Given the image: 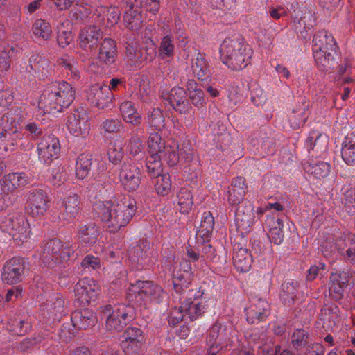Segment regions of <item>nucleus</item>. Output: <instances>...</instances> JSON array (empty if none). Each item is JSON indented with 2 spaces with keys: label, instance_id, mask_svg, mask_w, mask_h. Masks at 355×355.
<instances>
[{
  "label": "nucleus",
  "instance_id": "obj_46",
  "mask_svg": "<svg viewBox=\"0 0 355 355\" xmlns=\"http://www.w3.org/2000/svg\"><path fill=\"white\" fill-rule=\"evenodd\" d=\"M331 282L332 284L331 289L339 293L349 282L348 272L342 271L333 273L331 276Z\"/></svg>",
  "mask_w": 355,
  "mask_h": 355
},
{
  "label": "nucleus",
  "instance_id": "obj_50",
  "mask_svg": "<svg viewBox=\"0 0 355 355\" xmlns=\"http://www.w3.org/2000/svg\"><path fill=\"white\" fill-rule=\"evenodd\" d=\"M148 123L157 130H161L164 127V117L159 108H153L148 116Z\"/></svg>",
  "mask_w": 355,
  "mask_h": 355
},
{
  "label": "nucleus",
  "instance_id": "obj_39",
  "mask_svg": "<svg viewBox=\"0 0 355 355\" xmlns=\"http://www.w3.org/2000/svg\"><path fill=\"white\" fill-rule=\"evenodd\" d=\"M73 250L69 244H64L60 250L56 251L55 257H52L51 262L46 263L49 267L53 268L60 263H62L69 260Z\"/></svg>",
  "mask_w": 355,
  "mask_h": 355
},
{
  "label": "nucleus",
  "instance_id": "obj_35",
  "mask_svg": "<svg viewBox=\"0 0 355 355\" xmlns=\"http://www.w3.org/2000/svg\"><path fill=\"white\" fill-rule=\"evenodd\" d=\"M98 235V229L94 224L81 225L78 229L79 239L85 244H94L97 240Z\"/></svg>",
  "mask_w": 355,
  "mask_h": 355
},
{
  "label": "nucleus",
  "instance_id": "obj_59",
  "mask_svg": "<svg viewBox=\"0 0 355 355\" xmlns=\"http://www.w3.org/2000/svg\"><path fill=\"white\" fill-rule=\"evenodd\" d=\"M174 44L171 36H165L160 44L159 53L162 56L171 57L173 55Z\"/></svg>",
  "mask_w": 355,
  "mask_h": 355
},
{
  "label": "nucleus",
  "instance_id": "obj_7",
  "mask_svg": "<svg viewBox=\"0 0 355 355\" xmlns=\"http://www.w3.org/2000/svg\"><path fill=\"white\" fill-rule=\"evenodd\" d=\"M5 224L8 232L17 245H21L27 241L31 230L28 220L24 215L11 216L6 220Z\"/></svg>",
  "mask_w": 355,
  "mask_h": 355
},
{
  "label": "nucleus",
  "instance_id": "obj_28",
  "mask_svg": "<svg viewBox=\"0 0 355 355\" xmlns=\"http://www.w3.org/2000/svg\"><path fill=\"white\" fill-rule=\"evenodd\" d=\"M193 204L191 191L185 188L180 189L176 197L177 210L182 214H188L191 210Z\"/></svg>",
  "mask_w": 355,
  "mask_h": 355
},
{
  "label": "nucleus",
  "instance_id": "obj_11",
  "mask_svg": "<svg viewBox=\"0 0 355 355\" xmlns=\"http://www.w3.org/2000/svg\"><path fill=\"white\" fill-rule=\"evenodd\" d=\"M26 272V263L24 259L13 257L8 260L3 267L1 278L8 284H15L22 281Z\"/></svg>",
  "mask_w": 355,
  "mask_h": 355
},
{
  "label": "nucleus",
  "instance_id": "obj_55",
  "mask_svg": "<svg viewBox=\"0 0 355 355\" xmlns=\"http://www.w3.org/2000/svg\"><path fill=\"white\" fill-rule=\"evenodd\" d=\"M330 170V164L323 161H319L312 166V174H313L317 179L327 177L329 174Z\"/></svg>",
  "mask_w": 355,
  "mask_h": 355
},
{
  "label": "nucleus",
  "instance_id": "obj_63",
  "mask_svg": "<svg viewBox=\"0 0 355 355\" xmlns=\"http://www.w3.org/2000/svg\"><path fill=\"white\" fill-rule=\"evenodd\" d=\"M109 160L114 164L121 162L123 157V152L121 147L112 146L107 151Z\"/></svg>",
  "mask_w": 355,
  "mask_h": 355
},
{
  "label": "nucleus",
  "instance_id": "obj_33",
  "mask_svg": "<svg viewBox=\"0 0 355 355\" xmlns=\"http://www.w3.org/2000/svg\"><path fill=\"white\" fill-rule=\"evenodd\" d=\"M335 247L340 254H343V251L347 248L346 250L347 259L352 261L355 259V235L353 234H349L347 236L345 235L344 240L336 241Z\"/></svg>",
  "mask_w": 355,
  "mask_h": 355
},
{
  "label": "nucleus",
  "instance_id": "obj_14",
  "mask_svg": "<svg viewBox=\"0 0 355 355\" xmlns=\"http://www.w3.org/2000/svg\"><path fill=\"white\" fill-rule=\"evenodd\" d=\"M141 180V170L136 164L126 162L123 164L120 171V180L126 190L135 191L139 187Z\"/></svg>",
  "mask_w": 355,
  "mask_h": 355
},
{
  "label": "nucleus",
  "instance_id": "obj_41",
  "mask_svg": "<svg viewBox=\"0 0 355 355\" xmlns=\"http://www.w3.org/2000/svg\"><path fill=\"white\" fill-rule=\"evenodd\" d=\"M157 178L155 189L156 192L161 196L167 195L171 189V181L168 174H159Z\"/></svg>",
  "mask_w": 355,
  "mask_h": 355
},
{
  "label": "nucleus",
  "instance_id": "obj_25",
  "mask_svg": "<svg viewBox=\"0 0 355 355\" xmlns=\"http://www.w3.org/2000/svg\"><path fill=\"white\" fill-rule=\"evenodd\" d=\"M116 55V47L114 40L110 38L103 40L100 46L98 60L105 64H111L115 61Z\"/></svg>",
  "mask_w": 355,
  "mask_h": 355
},
{
  "label": "nucleus",
  "instance_id": "obj_15",
  "mask_svg": "<svg viewBox=\"0 0 355 355\" xmlns=\"http://www.w3.org/2000/svg\"><path fill=\"white\" fill-rule=\"evenodd\" d=\"M48 208V196L42 190L30 192L27 197L26 212L33 217H40L44 214Z\"/></svg>",
  "mask_w": 355,
  "mask_h": 355
},
{
  "label": "nucleus",
  "instance_id": "obj_8",
  "mask_svg": "<svg viewBox=\"0 0 355 355\" xmlns=\"http://www.w3.org/2000/svg\"><path fill=\"white\" fill-rule=\"evenodd\" d=\"M99 293V286L90 278L80 279L74 288L75 301L79 306H85L94 302Z\"/></svg>",
  "mask_w": 355,
  "mask_h": 355
},
{
  "label": "nucleus",
  "instance_id": "obj_38",
  "mask_svg": "<svg viewBox=\"0 0 355 355\" xmlns=\"http://www.w3.org/2000/svg\"><path fill=\"white\" fill-rule=\"evenodd\" d=\"M62 247V242L58 239H53L49 241L45 245L42 254V259L44 263L51 262L52 257H55L56 254V251L60 250Z\"/></svg>",
  "mask_w": 355,
  "mask_h": 355
},
{
  "label": "nucleus",
  "instance_id": "obj_16",
  "mask_svg": "<svg viewBox=\"0 0 355 355\" xmlns=\"http://www.w3.org/2000/svg\"><path fill=\"white\" fill-rule=\"evenodd\" d=\"M232 261L236 269L243 272L250 269L253 259L251 252L248 248L236 243L234 245Z\"/></svg>",
  "mask_w": 355,
  "mask_h": 355
},
{
  "label": "nucleus",
  "instance_id": "obj_12",
  "mask_svg": "<svg viewBox=\"0 0 355 355\" xmlns=\"http://www.w3.org/2000/svg\"><path fill=\"white\" fill-rule=\"evenodd\" d=\"M88 101L98 109L110 108L112 105L113 94L107 85H92L87 92Z\"/></svg>",
  "mask_w": 355,
  "mask_h": 355
},
{
  "label": "nucleus",
  "instance_id": "obj_48",
  "mask_svg": "<svg viewBox=\"0 0 355 355\" xmlns=\"http://www.w3.org/2000/svg\"><path fill=\"white\" fill-rule=\"evenodd\" d=\"M180 157L185 161H191L193 159L195 150L192 147L191 142L189 140L183 141L180 144L175 146Z\"/></svg>",
  "mask_w": 355,
  "mask_h": 355
},
{
  "label": "nucleus",
  "instance_id": "obj_54",
  "mask_svg": "<svg viewBox=\"0 0 355 355\" xmlns=\"http://www.w3.org/2000/svg\"><path fill=\"white\" fill-rule=\"evenodd\" d=\"M309 335L302 329H297L292 335V343L296 349H300L307 346Z\"/></svg>",
  "mask_w": 355,
  "mask_h": 355
},
{
  "label": "nucleus",
  "instance_id": "obj_27",
  "mask_svg": "<svg viewBox=\"0 0 355 355\" xmlns=\"http://www.w3.org/2000/svg\"><path fill=\"white\" fill-rule=\"evenodd\" d=\"M266 224L268 227V236L270 241L275 244H280L284 238L282 220L280 218L275 219L274 218H270L267 219Z\"/></svg>",
  "mask_w": 355,
  "mask_h": 355
},
{
  "label": "nucleus",
  "instance_id": "obj_52",
  "mask_svg": "<svg viewBox=\"0 0 355 355\" xmlns=\"http://www.w3.org/2000/svg\"><path fill=\"white\" fill-rule=\"evenodd\" d=\"M68 180L67 170L62 166H58L53 169L51 182L53 185L60 187Z\"/></svg>",
  "mask_w": 355,
  "mask_h": 355
},
{
  "label": "nucleus",
  "instance_id": "obj_24",
  "mask_svg": "<svg viewBox=\"0 0 355 355\" xmlns=\"http://www.w3.org/2000/svg\"><path fill=\"white\" fill-rule=\"evenodd\" d=\"M245 180L242 177H237L234 179L228 191V202L232 205H239L243 199L247 186Z\"/></svg>",
  "mask_w": 355,
  "mask_h": 355
},
{
  "label": "nucleus",
  "instance_id": "obj_9",
  "mask_svg": "<svg viewBox=\"0 0 355 355\" xmlns=\"http://www.w3.org/2000/svg\"><path fill=\"white\" fill-rule=\"evenodd\" d=\"M68 130L76 137H85L90 130V123L87 111L82 107H78L67 118Z\"/></svg>",
  "mask_w": 355,
  "mask_h": 355
},
{
  "label": "nucleus",
  "instance_id": "obj_1",
  "mask_svg": "<svg viewBox=\"0 0 355 355\" xmlns=\"http://www.w3.org/2000/svg\"><path fill=\"white\" fill-rule=\"evenodd\" d=\"M95 209L110 232H115L125 227L135 211L134 202L130 200L99 202L96 205Z\"/></svg>",
  "mask_w": 355,
  "mask_h": 355
},
{
  "label": "nucleus",
  "instance_id": "obj_23",
  "mask_svg": "<svg viewBox=\"0 0 355 355\" xmlns=\"http://www.w3.org/2000/svg\"><path fill=\"white\" fill-rule=\"evenodd\" d=\"M147 55L144 56L142 50L139 49V45L135 40H129L126 43L125 54L128 60L141 63L142 61L149 59L152 60L155 55V49H149L146 51Z\"/></svg>",
  "mask_w": 355,
  "mask_h": 355
},
{
  "label": "nucleus",
  "instance_id": "obj_43",
  "mask_svg": "<svg viewBox=\"0 0 355 355\" xmlns=\"http://www.w3.org/2000/svg\"><path fill=\"white\" fill-rule=\"evenodd\" d=\"M214 226V219L212 214L210 212H205L198 232L201 236H209L213 231Z\"/></svg>",
  "mask_w": 355,
  "mask_h": 355
},
{
  "label": "nucleus",
  "instance_id": "obj_42",
  "mask_svg": "<svg viewBox=\"0 0 355 355\" xmlns=\"http://www.w3.org/2000/svg\"><path fill=\"white\" fill-rule=\"evenodd\" d=\"M161 159L165 160L171 166L176 165L180 160V155L175 146L166 145L159 154Z\"/></svg>",
  "mask_w": 355,
  "mask_h": 355
},
{
  "label": "nucleus",
  "instance_id": "obj_3",
  "mask_svg": "<svg viewBox=\"0 0 355 355\" xmlns=\"http://www.w3.org/2000/svg\"><path fill=\"white\" fill-rule=\"evenodd\" d=\"M220 54L222 62L230 70L239 71L249 64L252 51L243 39L228 37L221 44Z\"/></svg>",
  "mask_w": 355,
  "mask_h": 355
},
{
  "label": "nucleus",
  "instance_id": "obj_62",
  "mask_svg": "<svg viewBox=\"0 0 355 355\" xmlns=\"http://www.w3.org/2000/svg\"><path fill=\"white\" fill-rule=\"evenodd\" d=\"M120 18V11L117 8H110L105 15L107 26H112L117 24Z\"/></svg>",
  "mask_w": 355,
  "mask_h": 355
},
{
  "label": "nucleus",
  "instance_id": "obj_53",
  "mask_svg": "<svg viewBox=\"0 0 355 355\" xmlns=\"http://www.w3.org/2000/svg\"><path fill=\"white\" fill-rule=\"evenodd\" d=\"M142 345V342L128 340H123L121 342V347L125 355H138L141 352Z\"/></svg>",
  "mask_w": 355,
  "mask_h": 355
},
{
  "label": "nucleus",
  "instance_id": "obj_13",
  "mask_svg": "<svg viewBox=\"0 0 355 355\" xmlns=\"http://www.w3.org/2000/svg\"><path fill=\"white\" fill-rule=\"evenodd\" d=\"M59 140L53 135L42 137L37 145L38 157L43 164H49L56 159L60 153Z\"/></svg>",
  "mask_w": 355,
  "mask_h": 355
},
{
  "label": "nucleus",
  "instance_id": "obj_19",
  "mask_svg": "<svg viewBox=\"0 0 355 355\" xmlns=\"http://www.w3.org/2000/svg\"><path fill=\"white\" fill-rule=\"evenodd\" d=\"M101 37V30L97 26H87L80 33V46L85 51H92L98 46Z\"/></svg>",
  "mask_w": 355,
  "mask_h": 355
},
{
  "label": "nucleus",
  "instance_id": "obj_10",
  "mask_svg": "<svg viewBox=\"0 0 355 355\" xmlns=\"http://www.w3.org/2000/svg\"><path fill=\"white\" fill-rule=\"evenodd\" d=\"M336 44L334 38L325 31L315 34L312 40V52L316 62L326 59L331 55V51H335Z\"/></svg>",
  "mask_w": 355,
  "mask_h": 355
},
{
  "label": "nucleus",
  "instance_id": "obj_44",
  "mask_svg": "<svg viewBox=\"0 0 355 355\" xmlns=\"http://www.w3.org/2000/svg\"><path fill=\"white\" fill-rule=\"evenodd\" d=\"M147 173L151 178H155L162 171L161 158L159 155H150L146 159Z\"/></svg>",
  "mask_w": 355,
  "mask_h": 355
},
{
  "label": "nucleus",
  "instance_id": "obj_21",
  "mask_svg": "<svg viewBox=\"0 0 355 355\" xmlns=\"http://www.w3.org/2000/svg\"><path fill=\"white\" fill-rule=\"evenodd\" d=\"M71 320L73 326L78 329H87L93 327L97 321L95 313L88 309L74 311Z\"/></svg>",
  "mask_w": 355,
  "mask_h": 355
},
{
  "label": "nucleus",
  "instance_id": "obj_34",
  "mask_svg": "<svg viewBox=\"0 0 355 355\" xmlns=\"http://www.w3.org/2000/svg\"><path fill=\"white\" fill-rule=\"evenodd\" d=\"M185 309H187V314L191 320H196L199 316L205 313L209 307L208 303L205 300L199 302H191L187 300L184 302Z\"/></svg>",
  "mask_w": 355,
  "mask_h": 355
},
{
  "label": "nucleus",
  "instance_id": "obj_47",
  "mask_svg": "<svg viewBox=\"0 0 355 355\" xmlns=\"http://www.w3.org/2000/svg\"><path fill=\"white\" fill-rule=\"evenodd\" d=\"M46 309L55 317H60L65 311L64 300L59 297L52 299L46 304Z\"/></svg>",
  "mask_w": 355,
  "mask_h": 355
},
{
  "label": "nucleus",
  "instance_id": "obj_18",
  "mask_svg": "<svg viewBox=\"0 0 355 355\" xmlns=\"http://www.w3.org/2000/svg\"><path fill=\"white\" fill-rule=\"evenodd\" d=\"M270 314V305L265 300L259 299L246 309V320L250 324L264 320Z\"/></svg>",
  "mask_w": 355,
  "mask_h": 355
},
{
  "label": "nucleus",
  "instance_id": "obj_4",
  "mask_svg": "<svg viewBox=\"0 0 355 355\" xmlns=\"http://www.w3.org/2000/svg\"><path fill=\"white\" fill-rule=\"evenodd\" d=\"M163 289L151 281H137L132 284L127 293V297L135 304L148 308L150 304H159L164 297Z\"/></svg>",
  "mask_w": 355,
  "mask_h": 355
},
{
  "label": "nucleus",
  "instance_id": "obj_5",
  "mask_svg": "<svg viewBox=\"0 0 355 355\" xmlns=\"http://www.w3.org/2000/svg\"><path fill=\"white\" fill-rule=\"evenodd\" d=\"M102 313L106 319V328L108 331H121L134 318V309L132 306L119 304L113 309L111 305L103 307Z\"/></svg>",
  "mask_w": 355,
  "mask_h": 355
},
{
  "label": "nucleus",
  "instance_id": "obj_61",
  "mask_svg": "<svg viewBox=\"0 0 355 355\" xmlns=\"http://www.w3.org/2000/svg\"><path fill=\"white\" fill-rule=\"evenodd\" d=\"M345 207L349 213H352L355 209V188L351 187L345 192Z\"/></svg>",
  "mask_w": 355,
  "mask_h": 355
},
{
  "label": "nucleus",
  "instance_id": "obj_51",
  "mask_svg": "<svg viewBox=\"0 0 355 355\" xmlns=\"http://www.w3.org/2000/svg\"><path fill=\"white\" fill-rule=\"evenodd\" d=\"M184 302L182 304V305L179 307H174L171 309L170 312L168 322L173 325H175L176 324L182 322L186 316L187 314V309H185Z\"/></svg>",
  "mask_w": 355,
  "mask_h": 355
},
{
  "label": "nucleus",
  "instance_id": "obj_2",
  "mask_svg": "<svg viewBox=\"0 0 355 355\" xmlns=\"http://www.w3.org/2000/svg\"><path fill=\"white\" fill-rule=\"evenodd\" d=\"M75 94V89L67 82L54 83L44 91L39 101V107L44 113L62 112L73 103Z\"/></svg>",
  "mask_w": 355,
  "mask_h": 355
},
{
  "label": "nucleus",
  "instance_id": "obj_37",
  "mask_svg": "<svg viewBox=\"0 0 355 355\" xmlns=\"http://www.w3.org/2000/svg\"><path fill=\"white\" fill-rule=\"evenodd\" d=\"M33 34L44 40L51 38L52 35V28L50 24L44 19H37L33 25Z\"/></svg>",
  "mask_w": 355,
  "mask_h": 355
},
{
  "label": "nucleus",
  "instance_id": "obj_64",
  "mask_svg": "<svg viewBox=\"0 0 355 355\" xmlns=\"http://www.w3.org/2000/svg\"><path fill=\"white\" fill-rule=\"evenodd\" d=\"M192 104L196 107H202L206 103L205 94L200 89L193 90L189 94Z\"/></svg>",
  "mask_w": 355,
  "mask_h": 355
},
{
  "label": "nucleus",
  "instance_id": "obj_6",
  "mask_svg": "<svg viewBox=\"0 0 355 355\" xmlns=\"http://www.w3.org/2000/svg\"><path fill=\"white\" fill-rule=\"evenodd\" d=\"M29 183L24 173H11L0 180V210L7 208L12 202L11 194L18 188Z\"/></svg>",
  "mask_w": 355,
  "mask_h": 355
},
{
  "label": "nucleus",
  "instance_id": "obj_17",
  "mask_svg": "<svg viewBox=\"0 0 355 355\" xmlns=\"http://www.w3.org/2000/svg\"><path fill=\"white\" fill-rule=\"evenodd\" d=\"M254 214L250 205L239 206L236 211V225L237 230L242 234H248L254 223Z\"/></svg>",
  "mask_w": 355,
  "mask_h": 355
},
{
  "label": "nucleus",
  "instance_id": "obj_32",
  "mask_svg": "<svg viewBox=\"0 0 355 355\" xmlns=\"http://www.w3.org/2000/svg\"><path fill=\"white\" fill-rule=\"evenodd\" d=\"M191 69L193 73L199 80H205L209 75V66L202 55L198 53L192 60Z\"/></svg>",
  "mask_w": 355,
  "mask_h": 355
},
{
  "label": "nucleus",
  "instance_id": "obj_22",
  "mask_svg": "<svg viewBox=\"0 0 355 355\" xmlns=\"http://www.w3.org/2000/svg\"><path fill=\"white\" fill-rule=\"evenodd\" d=\"M140 0H135V2H130L124 15V20L127 27L130 29L137 30L142 24V17L141 15Z\"/></svg>",
  "mask_w": 355,
  "mask_h": 355
},
{
  "label": "nucleus",
  "instance_id": "obj_40",
  "mask_svg": "<svg viewBox=\"0 0 355 355\" xmlns=\"http://www.w3.org/2000/svg\"><path fill=\"white\" fill-rule=\"evenodd\" d=\"M148 146L150 155H159L166 147L164 141L158 132H152L148 139Z\"/></svg>",
  "mask_w": 355,
  "mask_h": 355
},
{
  "label": "nucleus",
  "instance_id": "obj_31",
  "mask_svg": "<svg viewBox=\"0 0 355 355\" xmlns=\"http://www.w3.org/2000/svg\"><path fill=\"white\" fill-rule=\"evenodd\" d=\"M31 324L19 317L10 318L7 323V329L14 335L23 336L31 329Z\"/></svg>",
  "mask_w": 355,
  "mask_h": 355
},
{
  "label": "nucleus",
  "instance_id": "obj_36",
  "mask_svg": "<svg viewBox=\"0 0 355 355\" xmlns=\"http://www.w3.org/2000/svg\"><path fill=\"white\" fill-rule=\"evenodd\" d=\"M92 158L87 154H81L76 160V176L79 180L85 179L91 169Z\"/></svg>",
  "mask_w": 355,
  "mask_h": 355
},
{
  "label": "nucleus",
  "instance_id": "obj_58",
  "mask_svg": "<svg viewBox=\"0 0 355 355\" xmlns=\"http://www.w3.org/2000/svg\"><path fill=\"white\" fill-rule=\"evenodd\" d=\"M282 292L281 298L282 301L286 304H289L294 300L295 296V287L293 283H284L282 286Z\"/></svg>",
  "mask_w": 355,
  "mask_h": 355
},
{
  "label": "nucleus",
  "instance_id": "obj_30",
  "mask_svg": "<svg viewBox=\"0 0 355 355\" xmlns=\"http://www.w3.org/2000/svg\"><path fill=\"white\" fill-rule=\"evenodd\" d=\"M341 155L343 159L347 164L355 162V137L347 135L342 144Z\"/></svg>",
  "mask_w": 355,
  "mask_h": 355
},
{
  "label": "nucleus",
  "instance_id": "obj_57",
  "mask_svg": "<svg viewBox=\"0 0 355 355\" xmlns=\"http://www.w3.org/2000/svg\"><path fill=\"white\" fill-rule=\"evenodd\" d=\"M127 148L132 156L139 155L144 150L141 138L137 135H133L129 140Z\"/></svg>",
  "mask_w": 355,
  "mask_h": 355
},
{
  "label": "nucleus",
  "instance_id": "obj_20",
  "mask_svg": "<svg viewBox=\"0 0 355 355\" xmlns=\"http://www.w3.org/2000/svg\"><path fill=\"white\" fill-rule=\"evenodd\" d=\"M80 209V199L72 193L63 199L60 207V218L67 223L72 221L78 214Z\"/></svg>",
  "mask_w": 355,
  "mask_h": 355
},
{
  "label": "nucleus",
  "instance_id": "obj_49",
  "mask_svg": "<svg viewBox=\"0 0 355 355\" xmlns=\"http://www.w3.org/2000/svg\"><path fill=\"white\" fill-rule=\"evenodd\" d=\"M168 100L172 106L187 101V95L185 89L180 87L173 88L170 92Z\"/></svg>",
  "mask_w": 355,
  "mask_h": 355
},
{
  "label": "nucleus",
  "instance_id": "obj_45",
  "mask_svg": "<svg viewBox=\"0 0 355 355\" xmlns=\"http://www.w3.org/2000/svg\"><path fill=\"white\" fill-rule=\"evenodd\" d=\"M221 329L222 327L219 324H215L211 327L207 338V343L209 347L217 346L222 348L221 345L223 342L220 333Z\"/></svg>",
  "mask_w": 355,
  "mask_h": 355
},
{
  "label": "nucleus",
  "instance_id": "obj_26",
  "mask_svg": "<svg viewBox=\"0 0 355 355\" xmlns=\"http://www.w3.org/2000/svg\"><path fill=\"white\" fill-rule=\"evenodd\" d=\"M0 124L2 128V132H0L1 137H10L11 135L20 137V132L17 128V121L12 110L8 112L1 116Z\"/></svg>",
  "mask_w": 355,
  "mask_h": 355
},
{
  "label": "nucleus",
  "instance_id": "obj_29",
  "mask_svg": "<svg viewBox=\"0 0 355 355\" xmlns=\"http://www.w3.org/2000/svg\"><path fill=\"white\" fill-rule=\"evenodd\" d=\"M120 111L123 120L133 125L141 123V116L130 101H124L120 105Z\"/></svg>",
  "mask_w": 355,
  "mask_h": 355
},
{
  "label": "nucleus",
  "instance_id": "obj_60",
  "mask_svg": "<svg viewBox=\"0 0 355 355\" xmlns=\"http://www.w3.org/2000/svg\"><path fill=\"white\" fill-rule=\"evenodd\" d=\"M251 100L257 106H261L266 101V95L259 85H254L252 92Z\"/></svg>",
  "mask_w": 355,
  "mask_h": 355
},
{
  "label": "nucleus",
  "instance_id": "obj_56",
  "mask_svg": "<svg viewBox=\"0 0 355 355\" xmlns=\"http://www.w3.org/2000/svg\"><path fill=\"white\" fill-rule=\"evenodd\" d=\"M73 36L69 29H65L64 24H62L58 28V43L60 46L64 48L68 46L73 40Z\"/></svg>",
  "mask_w": 355,
  "mask_h": 355
}]
</instances>
